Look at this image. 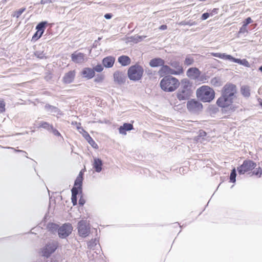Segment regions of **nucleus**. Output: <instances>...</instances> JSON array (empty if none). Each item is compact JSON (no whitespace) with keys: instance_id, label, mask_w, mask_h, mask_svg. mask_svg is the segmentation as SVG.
<instances>
[{"instance_id":"nucleus-1","label":"nucleus","mask_w":262,"mask_h":262,"mask_svg":"<svg viewBox=\"0 0 262 262\" xmlns=\"http://www.w3.org/2000/svg\"><path fill=\"white\" fill-rule=\"evenodd\" d=\"M177 91L176 97L180 101L188 100L192 96L194 87L193 82L187 78L182 79Z\"/></svg>"},{"instance_id":"nucleus-2","label":"nucleus","mask_w":262,"mask_h":262,"mask_svg":"<svg viewBox=\"0 0 262 262\" xmlns=\"http://www.w3.org/2000/svg\"><path fill=\"white\" fill-rule=\"evenodd\" d=\"M234 100L222 93L221 97L216 101V104L222 108V113L228 116L234 112L236 108L232 104Z\"/></svg>"},{"instance_id":"nucleus-3","label":"nucleus","mask_w":262,"mask_h":262,"mask_svg":"<svg viewBox=\"0 0 262 262\" xmlns=\"http://www.w3.org/2000/svg\"><path fill=\"white\" fill-rule=\"evenodd\" d=\"M179 80L171 75L164 76L160 81V85L165 92H172L174 91L180 85Z\"/></svg>"},{"instance_id":"nucleus-4","label":"nucleus","mask_w":262,"mask_h":262,"mask_svg":"<svg viewBox=\"0 0 262 262\" xmlns=\"http://www.w3.org/2000/svg\"><path fill=\"white\" fill-rule=\"evenodd\" d=\"M196 95L202 101L210 102L214 99L215 93L209 86L203 85L196 90Z\"/></svg>"},{"instance_id":"nucleus-5","label":"nucleus","mask_w":262,"mask_h":262,"mask_svg":"<svg viewBox=\"0 0 262 262\" xmlns=\"http://www.w3.org/2000/svg\"><path fill=\"white\" fill-rule=\"evenodd\" d=\"M144 74V69L142 66L136 63L131 66L127 70V76L129 79L133 81H138L142 79Z\"/></svg>"},{"instance_id":"nucleus-6","label":"nucleus","mask_w":262,"mask_h":262,"mask_svg":"<svg viewBox=\"0 0 262 262\" xmlns=\"http://www.w3.org/2000/svg\"><path fill=\"white\" fill-rule=\"evenodd\" d=\"M256 166V163L251 160H245L243 164L237 167V170L239 174H244L246 172L252 170Z\"/></svg>"},{"instance_id":"nucleus-7","label":"nucleus","mask_w":262,"mask_h":262,"mask_svg":"<svg viewBox=\"0 0 262 262\" xmlns=\"http://www.w3.org/2000/svg\"><path fill=\"white\" fill-rule=\"evenodd\" d=\"M57 242L55 241L49 242L41 249L42 255L44 257L48 258L55 251V250L57 249Z\"/></svg>"},{"instance_id":"nucleus-8","label":"nucleus","mask_w":262,"mask_h":262,"mask_svg":"<svg viewBox=\"0 0 262 262\" xmlns=\"http://www.w3.org/2000/svg\"><path fill=\"white\" fill-rule=\"evenodd\" d=\"M222 93L235 99L237 93L236 86L232 83H226L223 88Z\"/></svg>"},{"instance_id":"nucleus-9","label":"nucleus","mask_w":262,"mask_h":262,"mask_svg":"<svg viewBox=\"0 0 262 262\" xmlns=\"http://www.w3.org/2000/svg\"><path fill=\"white\" fill-rule=\"evenodd\" d=\"M187 108L189 112L195 113L202 110L203 105L199 101L192 99L187 101Z\"/></svg>"},{"instance_id":"nucleus-10","label":"nucleus","mask_w":262,"mask_h":262,"mask_svg":"<svg viewBox=\"0 0 262 262\" xmlns=\"http://www.w3.org/2000/svg\"><path fill=\"white\" fill-rule=\"evenodd\" d=\"M73 227L70 223H65L60 226L58 229V234L60 238H65L72 232Z\"/></svg>"},{"instance_id":"nucleus-11","label":"nucleus","mask_w":262,"mask_h":262,"mask_svg":"<svg viewBox=\"0 0 262 262\" xmlns=\"http://www.w3.org/2000/svg\"><path fill=\"white\" fill-rule=\"evenodd\" d=\"M78 231L80 236L86 237L90 233V228L86 225L84 221H80L78 223Z\"/></svg>"},{"instance_id":"nucleus-12","label":"nucleus","mask_w":262,"mask_h":262,"mask_svg":"<svg viewBox=\"0 0 262 262\" xmlns=\"http://www.w3.org/2000/svg\"><path fill=\"white\" fill-rule=\"evenodd\" d=\"M114 81L118 84H122L125 83L126 79V76L125 73L117 71L114 73Z\"/></svg>"},{"instance_id":"nucleus-13","label":"nucleus","mask_w":262,"mask_h":262,"mask_svg":"<svg viewBox=\"0 0 262 262\" xmlns=\"http://www.w3.org/2000/svg\"><path fill=\"white\" fill-rule=\"evenodd\" d=\"M75 76L76 72L75 70L70 71L64 74L62 81L64 84H70L74 81Z\"/></svg>"},{"instance_id":"nucleus-14","label":"nucleus","mask_w":262,"mask_h":262,"mask_svg":"<svg viewBox=\"0 0 262 262\" xmlns=\"http://www.w3.org/2000/svg\"><path fill=\"white\" fill-rule=\"evenodd\" d=\"M186 75L191 79L196 80L200 77L201 72L197 68H190L187 71Z\"/></svg>"},{"instance_id":"nucleus-15","label":"nucleus","mask_w":262,"mask_h":262,"mask_svg":"<svg viewBox=\"0 0 262 262\" xmlns=\"http://www.w3.org/2000/svg\"><path fill=\"white\" fill-rule=\"evenodd\" d=\"M169 64L176 70H174V72L176 73H173V75H181L184 72V69L183 67L180 63V62L176 60H171Z\"/></svg>"},{"instance_id":"nucleus-16","label":"nucleus","mask_w":262,"mask_h":262,"mask_svg":"<svg viewBox=\"0 0 262 262\" xmlns=\"http://www.w3.org/2000/svg\"><path fill=\"white\" fill-rule=\"evenodd\" d=\"M85 55L80 52H75L71 55L72 60L75 63H80L84 61Z\"/></svg>"},{"instance_id":"nucleus-17","label":"nucleus","mask_w":262,"mask_h":262,"mask_svg":"<svg viewBox=\"0 0 262 262\" xmlns=\"http://www.w3.org/2000/svg\"><path fill=\"white\" fill-rule=\"evenodd\" d=\"M95 74L94 70L90 68H84L81 72L83 77L87 79H92L94 77Z\"/></svg>"},{"instance_id":"nucleus-18","label":"nucleus","mask_w":262,"mask_h":262,"mask_svg":"<svg viewBox=\"0 0 262 262\" xmlns=\"http://www.w3.org/2000/svg\"><path fill=\"white\" fill-rule=\"evenodd\" d=\"M163 64H165V61L160 57L154 58L149 62V65L152 68L161 67Z\"/></svg>"},{"instance_id":"nucleus-19","label":"nucleus","mask_w":262,"mask_h":262,"mask_svg":"<svg viewBox=\"0 0 262 262\" xmlns=\"http://www.w3.org/2000/svg\"><path fill=\"white\" fill-rule=\"evenodd\" d=\"M115 61V58L112 56H107L102 60V64L104 67L107 68H112Z\"/></svg>"},{"instance_id":"nucleus-20","label":"nucleus","mask_w":262,"mask_h":262,"mask_svg":"<svg viewBox=\"0 0 262 262\" xmlns=\"http://www.w3.org/2000/svg\"><path fill=\"white\" fill-rule=\"evenodd\" d=\"M45 110L50 114L53 115H61V112L60 110L57 107L51 105L49 104H46L45 106Z\"/></svg>"},{"instance_id":"nucleus-21","label":"nucleus","mask_w":262,"mask_h":262,"mask_svg":"<svg viewBox=\"0 0 262 262\" xmlns=\"http://www.w3.org/2000/svg\"><path fill=\"white\" fill-rule=\"evenodd\" d=\"M134 128L133 124L129 123H124L122 126L119 128V132L120 134L126 135L127 131H129Z\"/></svg>"},{"instance_id":"nucleus-22","label":"nucleus","mask_w":262,"mask_h":262,"mask_svg":"<svg viewBox=\"0 0 262 262\" xmlns=\"http://www.w3.org/2000/svg\"><path fill=\"white\" fill-rule=\"evenodd\" d=\"M118 62L123 67L127 66L130 64L131 59L127 55H121L118 58Z\"/></svg>"},{"instance_id":"nucleus-23","label":"nucleus","mask_w":262,"mask_h":262,"mask_svg":"<svg viewBox=\"0 0 262 262\" xmlns=\"http://www.w3.org/2000/svg\"><path fill=\"white\" fill-rule=\"evenodd\" d=\"M102 165L103 162L100 159L97 158H94L93 167L97 172H100L102 170Z\"/></svg>"},{"instance_id":"nucleus-24","label":"nucleus","mask_w":262,"mask_h":262,"mask_svg":"<svg viewBox=\"0 0 262 262\" xmlns=\"http://www.w3.org/2000/svg\"><path fill=\"white\" fill-rule=\"evenodd\" d=\"M159 73L160 74H164L170 75H173V73H176L174 69H171L170 67L165 64H163V66H161V68L159 71Z\"/></svg>"},{"instance_id":"nucleus-25","label":"nucleus","mask_w":262,"mask_h":262,"mask_svg":"<svg viewBox=\"0 0 262 262\" xmlns=\"http://www.w3.org/2000/svg\"><path fill=\"white\" fill-rule=\"evenodd\" d=\"M83 178H81L80 177H77L74 182V186L73 188L76 189L77 191H80V193L82 192V181Z\"/></svg>"},{"instance_id":"nucleus-26","label":"nucleus","mask_w":262,"mask_h":262,"mask_svg":"<svg viewBox=\"0 0 262 262\" xmlns=\"http://www.w3.org/2000/svg\"><path fill=\"white\" fill-rule=\"evenodd\" d=\"M231 61L235 62V63H237L241 65L244 66L246 67H250V64L249 62L246 59H241L239 58H236L233 57L232 56Z\"/></svg>"},{"instance_id":"nucleus-27","label":"nucleus","mask_w":262,"mask_h":262,"mask_svg":"<svg viewBox=\"0 0 262 262\" xmlns=\"http://www.w3.org/2000/svg\"><path fill=\"white\" fill-rule=\"evenodd\" d=\"M48 22L47 21H42L38 23L36 26V30L40 32V36H42L46 28Z\"/></svg>"},{"instance_id":"nucleus-28","label":"nucleus","mask_w":262,"mask_h":262,"mask_svg":"<svg viewBox=\"0 0 262 262\" xmlns=\"http://www.w3.org/2000/svg\"><path fill=\"white\" fill-rule=\"evenodd\" d=\"M211 55L215 57H217L221 59H223L231 61L232 56L230 55H227L225 53H212Z\"/></svg>"},{"instance_id":"nucleus-29","label":"nucleus","mask_w":262,"mask_h":262,"mask_svg":"<svg viewBox=\"0 0 262 262\" xmlns=\"http://www.w3.org/2000/svg\"><path fill=\"white\" fill-rule=\"evenodd\" d=\"M72 191V196H71V201L74 206L77 205V195L80 193V191H77L75 188H72L71 190Z\"/></svg>"},{"instance_id":"nucleus-30","label":"nucleus","mask_w":262,"mask_h":262,"mask_svg":"<svg viewBox=\"0 0 262 262\" xmlns=\"http://www.w3.org/2000/svg\"><path fill=\"white\" fill-rule=\"evenodd\" d=\"M53 125L50 124L48 122L45 121H41L39 122V126L38 128H43L48 131H51V129H52Z\"/></svg>"},{"instance_id":"nucleus-31","label":"nucleus","mask_w":262,"mask_h":262,"mask_svg":"<svg viewBox=\"0 0 262 262\" xmlns=\"http://www.w3.org/2000/svg\"><path fill=\"white\" fill-rule=\"evenodd\" d=\"M242 94L245 97H249L250 95V89L248 86H242L241 87Z\"/></svg>"},{"instance_id":"nucleus-32","label":"nucleus","mask_w":262,"mask_h":262,"mask_svg":"<svg viewBox=\"0 0 262 262\" xmlns=\"http://www.w3.org/2000/svg\"><path fill=\"white\" fill-rule=\"evenodd\" d=\"M34 55L39 59H46L47 57L46 56V53L43 51L37 50L34 52Z\"/></svg>"},{"instance_id":"nucleus-33","label":"nucleus","mask_w":262,"mask_h":262,"mask_svg":"<svg viewBox=\"0 0 262 262\" xmlns=\"http://www.w3.org/2000/svg\"><path fill=\"white\" fill-rule=\"evenodd\" d=\"M236 170L235 168H234L231 171L230 175V182L231 183H235L236 181Z\"/></svg>"},{"instance_id":"nucleus-34","label":"nucleus","mask_w":262,"mask_h":262,"mask_svg":"<svg viewBox=\"0 0 262 262\" xmlns=\"http://www.w3.org/2000/svg\"><path fill=\"white\" fill-rule=\"evenodd\" d=\"M252 175H255L257 176L258 178H260L262 175V169L260 167H258V168H255V170H254L252 171Z\"/></svg>"},{"instance_id":"nucleus-35","label":"nucleus","mask_w":262,"mask_h":262,"mask_svg":"<svg viewBox=\"0 0 262 262\" xmlns=\"http://www.w3.org/2000/svg\"><path fill=\"white\" fill-rule=\"evenodd\" d=\"M194 62V59L192 57L187 56L184 61V64L186 66H191Z\"/></svg>"},{"instance_id":"nucleus-36","label":"nucleus","mask_w":262,"mask_h":262,"mask_svg":"<svg viewBox=\"0 0 262 262\" xmlns=\"http://www.w3.org/2000/svg\"><path fill=\"white\" fill-rule=\"evenodd\" d=\"M60 227L58 225L55 223H52L49 225L50 230L52 232L57 231L58 232V229Z\"/></svg>"},{"instance_id":"nucleus-37","label":"nucleus","mask_w":262,"mask_h":262,"mask_svg":"<svg viewBox=\"0 0 262 262\" xmlns=\"http://www.w3.org/2000/svg\"><path fill=\"white\" fill-rule=\"evenodd\" d=\"M98 241L96 238L92 239L88 243V246L89 248H93L97 244Z\"/></svg>"},{"instance_id":"nucleus-38","label":"nucleus","mask_w":262,"mask_h":262,"mask_svg":"<svg viewBox=\"0 0 262 262\" xmlns=\"http://www.w3.org/2000/svg\"><path fill=\"white\" fill-rule=\"evenodd\" d=\"M210 83L212 85L217 86L220 84V78L218 77H214L211 79Z\"/></svg>"},{"instance_id":"nucleus-39","label":"nucleus","mask_w":262,"mask_h":262,"mask_svg":"<svg viewBox=\"0 0 262 262\" xmlns=\"http://www.w3.org/2000/svg\"><path fill=\"white\" fill-rule=\"evenodd\" d=\"M248 30L247 29V26L242 25V26L239 29V31L238 32V36H239L241 35L244 34L245 33H248Z\"/></svg>"},{"instance_id":"nucleus-40","label":"nucleus","mask_w":262,"mask_h":262,"mask_svg":"<svg viewBox=\"0 0 262 262\" xmlns=\"http://www.w3.org/2000/svg\"><path fill=\"white\" fill-rule=\"evenodd\" d=\"M182 25H187L189 26H195L198 25V23L196 21H183L181 23Z\"/></svg>"},{"instance_id":"nucleus-41","label":"nucleus","mask_w":262,"mask_h":262,"mask_svg":"<svg viewBox=\"0 0 262 262\" xmlns=\"http://www.w3.org/2000/svg\"><path fill=\"white\" fill-rule=\"evenodd\" d=\"M104 78V76L103 74H98L95 78L94 81L97 83L101 82L103 80Z\"/></svg>"},{"instance_id":"nucleus-42","label":"nucleus","mask_w":262,"mask_h":262,"mask_svg":"<svg viewBox=\"0 0 262 262\" xmlns=\"http://www.w3.org/2000/svg\"><path fill=\"white\" fill-rule=\"evenodd\" d=\"M25 8H21L18 9L15 12L14 16L16 17V18H18L21 15V14L25 11Z\"/></svg>"},{"instance_id":"nucleus-43","label":"nucleus","mask_w":262,"mask_h":262,"mask_svg":"<svg viewBox=\"0 0 262 262\" xmlns=\"http://www.w3.org/2000/svg\"><path fill=\"white\" fill-rule=\"evenodd\" d=\"M93 69L94 70V72H101L103 71V67L101 64H98Z\"/></svg>"},{"instance_id":"nucleus-44","label":"nucleus","mask_w":262,"mask_h":262,"mask_svg":"<svg viewBox=\"0 0 262 262\" xmlns=\"http://www.w3.org/2000/svg\"><path fill=\"white\" fill-rule=\"evenodd\" d=\"M5 111V103L3 100H0V113Z\"/></svg>"},{"instance_id":"nucleus-45","label":"nucleus","mask_w":262,"mask_h":262,"mask_svg":"<svg viewBox=\"0 0 262 262\" xmlns=\"http://www.w3.org/2000/svg\"><path fill=\"white\" fill-rule=\"evenodd\" d=\"M41 37V36H40V32H38L37 30V31L34 33L32 37V40H37L39 38H40Z\"/></svg>"},{"instance_id":"nucleus-46","label":"nucleus","mask_w":262,"mask_h":262,"mask_svg":"<svg viewBox=\"0 0 262 262\" xmlns=\"http://www.w3.org/2000/svg\"><path fill=\"white\" fill-rule=\"evenodd\" d=\"M253 20L250 17H248L243 21V25L247 26L249 24L252 23Z\"/></svg>"},{"instance_id":"nucleus-47","label":"nucleus","mask_w":262,"mask_h":262,"mask_svg":"<svg viewBox=\"0 0 262 262\" xmlns=\"http://www.w3.org/2000/svg\"><path fill=\"white\" fill-rule=\"evenodd\" d=\"M52 78V74L50 72H47L46 73V75L45 76V79L47 81H50Z\"/></svg>"},{"instance_id":"nucleus-48","label":"nucleus","mask_w":262,"mask_h":262,"mask_svg":"<svg viewBox=\"0 0 262 262\" xmlns=\"http://www.w3.org/2000/svg\"><path fill=\"white\" fill-rule=\"evenodd\" d=\"M50 132L52 133L56 136H61L60 133L56 128H54L53 126Z\"/></svg>"},{"instance_id":"nucleus-49","label":"nucleus","mask_w":262,"mask_h":262,"mask_svg":"<svg viewBox=\"0 0 262 262\" xmlns=\"http://www.w3.org/2000/svg\"><path fill=\"white\" fill-rule=\"evenodd\" d=\"M94 148L97 149L99 147L95 141L93 139L89 143Z\"/></svg>"},{"instance_id":"nucleus-50","label":"nucleus","mask_w":262,"mask_h":262,"mask_svg":"<svg viewBox=\"0 0 262 262\" xmlns=\"http://www.w3.org/2000/svg\"><path fill=\"white\" fill-rule=\"evenodd\" d=\"M210 13H208V12H205V13H204L202 16H201V19L202 20H206L207 19V18H209V17L210 16Z\"/></svg>"},{"instance_id":"nucleus-51","label":"nucleus","mask_w":262,"mask_h":262,"mask_svg":"<svg viewBox=\"0 0 262 262\" xmlns=\"http://www.w3.org/2000/svg\"><path fill=\"white\" fill-rule=\"evenodd\" d=\"M77 128L79 129H81L83 132V137L85 139L88 138L89 136H90L89 134L87 132L85 131L82 127H78Z\"/></svg>"},{"instance_id":"nucleus-52","label":"nucleus","mask_w":262,"mask_h":262,"mask_svg":"<svg viewBox=\"0 0 262 262\" xmlns=\"http://www.w3.org/2000/svg\"><path fill=\"white\" fill-rule=\"evenodd\" d=\"M145 73L149 77L152 76L154 74L152 70L148 68L145 69Z\"/></svg>"},{"instance_id":"nucleus-53","label":"nucleus","mask_w":262,"mask_h":262,"mask_svg":"<svg viewBox=\"0 0 262 262\" xmlns=\"http://www.w3.org/2000/svg\"><path fill=\"white\" fill-rule=\"evenodd\" d=\"M55 0H41L40 4L42 5L52 3L55 2Z\"/></svg>"},{"instance_id":"nucleus-54","label":"nucleus","mask_w":262,"mask_h":262,"mask_svg":"<svg viewBox=\"0 0 262 262\" xmlns=\"http://www.w3.org/2000/svg\"><path fill=\"white\" fill-rule=\"evenodd\" d=\"M219 9L218 8H214L212 10H211V12L210 13V15L212 16L214 14H216L218 13Z\"/></svg>"},{"instance_id":"nucleus-55","label":"nucleus","mask_w":262,"mask_h":262,"mask_svg":"<svg viewBox=\"0 0 262 262\" xmlns=\"http://www.w3.org/2000/svg\"><path fill=\"white\" fill-rule=\"evenodd\" d=\"M85 200L82 198V196H81L79 200V205L80 206H83L85 204Z\"/></svg>"},{"instance_id":"nucleus-56","label":"nucleus","mask_w":262,"mask_h":262,"mask_svg":"<svg viewBox=\"0 0 262 262\" xmlns=\"http://www.w3.org/2000/svg\"><path fill=\"white\" fill-rule=\"evenodd\" d=\"M104 17L105 19H109L113 17V14L112 13H106Z\"/></svg>"},{"instance_id":"nucleus-57","label":"nucleus","mask_w":262,"mask_h":262,"mask_svg":"<svg viewBox=\"0 0 262 262\" xmlns=\"http://www.w3.org/2000/svg\"><path fill=\"white\" fill-rule=\"evenodd\" d=\"M206 133L205 131H204L203 130H200L199 131V136L200 137H205V136H206Z\"/></svg>"},{"instance_id":"nucleus-58","label":"nucleus","mask_w":262,"mask_h":262,"mask_svg":"<svg viewBox=\"0 0 262 262\" xmlns=\"http://www.w3.org/2000/svg\"><path fill=\"white\" fill-rule=\"evenodd\" d=\"M167 28V26L166 25H162L160 26L159 29L161 30H166Z\"/></svg>"},{"instance_id":"nucleus-59","label":"nucleus","mask_w":262,"mask_h":262,"mask_svg":"<svg viewBox=\"0 0 262 262\" xmlns=\"http://www.w3.org/2000/svg\"><path fill=\"white\" fill-rule=\"evenodd\" d=\"M15 151H16V152H23V153L25 154V157H26L27 158H28V157H27V153L26 151H23V150H19V149H18V150H15Z\"/></svg>"},{"instance_id":"nucleus-60","label":"nucleus","mask_w":262,"mask_h":262,"mask_svg":"<svg viewBox=\"0 0 262 262\" xmlns=\"http://www.w3.org/2000/svg\"><path fill=\"white\" fill-rule=\"evenodd\" d=\"M137 37L138 38L137 39L138 41H141L143 38L145 37V36H138Z\"/></svg>"},{"instance_id":"nucleus-61","label":"nucleus","mask_w":262,"mask_h":262,"mask_svg":"<svg viewBox=\"0 0 262 262\" xmlns=\"http://www.w3.org/2000/svg\"><path fill=\"white\" fill-rule=\"evenodd\" d=\"M83 173L82 171L81 170L80 171V172L77 177H80L81 178H83Z\"/></svg>"},{"instance_id":"nucleus-62","label":"nucleus","mask_w":262,"mask_h":262,"mask_svg":"<svg viewBox=\"0 0 262 262\" xmlns=\"http://www.w3.org/2000/svg\"><path fill=\"white\" fill-rule=\"evenodd\" d=\"M85 140L88 141V143H89L91 140H93V139L91 136H89L88 138L85 139Z\"/></svg>"},{"instance_id":"nucleus-63","label":"nucleus","mask_w":262,"mask_h":262,"mask_svg":"<svg viewBox=\"0 0 262 262\" xmlns=\"http://www.w3.org/2000/svg\"><path fill=\"white\" fill-rule=\"evenodd\" d=\"M258 70L261 72H262V65L261 66L259 67Z\"/></svg>"},{"instance_id":"nucleus-64","label":"nucleus","mask_w":262,"mask_h":262,"mask_svg":"<svg viewBox=\"0 0 262 262\" xmlns=\"http://www.w3.org/2000/svg\"><path fill=\"white\" fill-rule=\"evenodd\" d=\"M259 104L261 106V107H262V100H260V101H259Z\"/></svg>"}]
</instances>
